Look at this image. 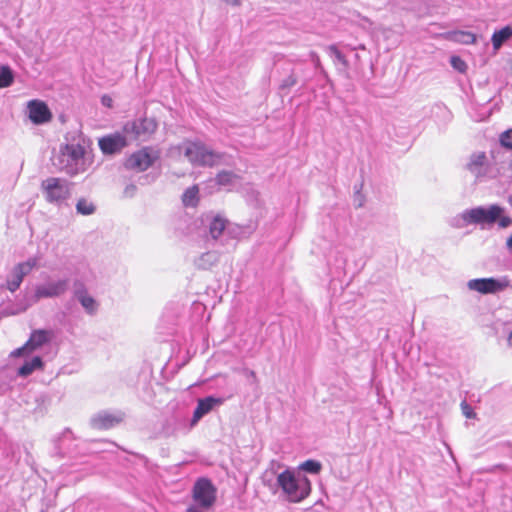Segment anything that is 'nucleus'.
<instances>
[{
	"mask_svg": "<svg viewBox=\"0 0 512 512\" xmlns=\"http://www.w3.org/2000/svg\"><path fill=\"white\" fill-rule=\"evenodd\" d=\"M496 223L500 228H507L512 224V219L505 214V208L498 204L465 209L451 220V226L457 229L469 225H478L484 229Z\"/></svg>",
	"mask_w": 512,
	"mask_h": 512,
	"instance_id": "obj_1",
	"label": "nucleus"
},
{
	"mask_svg": "<svg viewBox=\"0 0 512 512\" xmlns=\"http://www.w3.org/2000/svg\"><path fill=\"white\" fill-rule=\"evenodd\" d=\"M277 485L282 489L290 502H301L311 491V483L305 476H296L294 472L285 470L277 476Z\"/></svg>",
	"mask_w": 512,
	"mask_h": 512,
	"instance_id": "obj_2",
	"label": "nucleus"
},
{
	"mask_svg": "<svg viewBox=\"0 0 512 512\" xmlns=\"http://www.w3.org/2000/svg\"><path fill=\"white\" fill-rule=\"evenodd\" d=\"M85 150L80 144H66L60 148L56 157L57 167L69 175H76L85 170Z\"/></svg>",
	"mask_w": 512,
	"mask_h": 512,
	"instance_id": "obj_3",
	"label": "nucleus"
},
{
	"mask_svg": "<svg viewBox=\"0 0 512 512\" xmlns=\"http://www.w3.org/2000/svg\"><path fill=\"white\" fill-rule=\"evenodd\" d=\"M217 497V489L207 478H199L192 488L193 503L186 512H208L214 506Z\"/></svg>",
	"mask_w": 512,
	"mask_h": 512,
	"instance_id": "obj_4",
	"label": "nucleus"
},
{
	"mask_svg": "<svg viewBox=\"0 0 512 512\" xmlns=\"http://www.w3.org/2000/svg\"><path fill=\"white\" fill-rule=\"evenodd\" d=\"M465 170L469 172L477 182L495 179L500 175L496 162L491 161L483 151L474 152L467 158Z\"/></svg>",
	"mask_w": 512,
	"mask_h": 512,
	"instance_id": "obj_5",
	"label": "nucleus"
},
{
	"mask_svg": "<svg viewBox=\"0 0 512 512\" xmlns=\"http://www.w3.org/2000/svg\"><path fill=\"white\" fill-rule=\"evenodd\" d=\"M40 188L48 203L61 206L71 197L73 184L65 178L48 177L41 182Z\"/></svg>",
	"mask_w": 512,
	"mask_h": 512,
	"instance_id": "obj_6",
	"label": "nucleus"
},
{
	"mask_svg": "<svg viewBox=\"0 0 512 512\" xmlns=\"http://www.w3.org/2000/svg\"><path fill=\"white\" fill-rule=\"evenodd\" d=\"M185 157L193 164L199 166H214L220 163L222 155L208 149L200 142H185L182 144Z\"/></svg>",
	"mask_w": 512,
	"mask_h": 512,
	"instance_id": "obj_7",
	"label": "nucleus"
},
{
	"mask_svg": "<svg viewBox=\"0 0 512 512\" xmlns=\"http://www.w3.org/2000/svg\"><path fill=\"white\" fill-rule=\"evenodd\" d=\"M158 123L154 118H138L127 121L123 126V133L129 140L148 141L156 132Z\"/></svg>",
	"mask_w": 512,
	"mask_h": 512,
	"instance_id": "obj_8",
	"label": "nucleus"
},
{
	"mask_svg": "<svg viewBox=\"0 0 512 512\" xmlns=\"http://www.w3.org/2000/svg\"><path fill=\"white\" fill-rule=\"evenodd\" d=\"M158 159V153L151 147H144L132 153L126 160L125 166L128 169L143 172L147 170Z\"/></svg>",
	"mask_w": 512,
	"mask_h": 512,
	"instance_id": "obj_9",
	"label": "nucleus"
},
{
	"mask_svg": "<svg viewBox=\"0 0 512 512\" xmlns=\"http://www.w3.org/2000/svg\"><path fill=\"white\" fill-rule=\"evenodd\" d=\"M509 285L507 278H476L467 282V287L471 291H476L481 294H495L503 291Z\"/></svg>",
	"mask_w": 512,
	"mask_h": 512,
	"instance_id": "obj_10",
	"label": "nucleus"
},
{
	"mask_svg": "<svg viewBox=\"0 0 512 512\" xmlns=\"http://www.w3.org/2000/svg\"><path fill=\"white\" fill-rule=\"evenodd\" d=\"M69 287L68 279H59L56 281H50L45 284L39 285L35 290V297L41 298H54L59 297L66 293Z\"/></svg>",
	"mask_w": 512,
	"mask_h": 512,
	"instance_id": "obj_11",
	"label": "nucleus"
},
{
	"mask_svg": "<svg viewBox=\"0 0 512 512\" xmlns=\"http://www.w3.org/2000/svg\"><path fill=\"white\" fill-rule=\"evenodd\" d=\"M127 137L123 133H114L99 139L98 145L104 154H115L127 146Z\"/></svg>",
	"mask_w": 512,
	"mask_h": 512,
	"instance_id": "obj_12",
	"label": "nucleus"
},
{
	"mask_svg": "<svg viewBox=\"0 0 512 512\" xmlns=\"http://www.w3.org/2000/svg\"><path fill=\"white\" fill-rule=\"evenodd\" d=\"M124 416L122 412H100L91 418V425L96 429H109L121 423Z\"/></svg>",
	"mask_w": 512,
	"mask_h": 512,
	"instance_id": "obj_13",
	"label": "nucleus"
},
{
	"mask_svg": "<svg viewBox=\"0 0 512 512\" xmlns=\"http://www.w3.org/2000/svg\"><path fill=\"white\" fill-rule=\"evenodd\" d=\"M29 118L34 124L49 122L52 114L48 106L39 100H31L28 103Z\"/></svg>",
	"mask_w": 512,
	"mask_h": 512,
	"instance_id": "obj_14",
	"label": "nucleus"
},
{
	"mask_svg": "<svg viewBox=\"0 0 512 512\" xmlns=\"http://www.w3.org/2000/svg\"><path fill=\"white\" fill-rule=\"evenodd\" d=\"M49 340V335L44 330L34 331L26 344L12 352V356H20L25 353H31L42 347Z\"/></svg>",
	"mask_w": 512,
	"mask_h": 512,
	"instance_id": "obj_15",
	"label": "nucleus"
},
{
	"mask_svg": "<svg viewBox=\"0 0 512 512\" xmlns=\"http://www.w3.org/2000/svg\"><path fill=\"white\" fill-rule=\"evenodd\" d=\"M223 402L224 400L222 398H216L213 396H208L199 399L193 413L191 426L196 425L204 415L208 414L211 410H213L215 406L222 405Z\"/></svg>",
	"mask_w": 512,
	"mask_h": 512,
	"instance_id": "obj_16",
	"label": "nucleus"
},
{
	"mask_svg": "<svg viewBox=\"0 0 512 512\" xmlns=\"http://www.w3.org/2000/svg\"><path fill=\"white\" fill-rule=\"evenodd\" d=\"M74 294L88 314H94L97 311L96 300L87 293L83 284L75 283Z\"/></svg>",
	"mask_w": 512,
	"mask_h": 512,
	"instance_id": "obj_17",
	"label": "nucleus"
},
{
	"mask_svg": "<svg viewBox=\"0 0 512 512\" xmlns=\"http://www.w3.org/2000/svg\"><path fill=\"white\" fill-rule=\"evenodd\" d=\"M512 37V27L505 26L502 29L495 31L492 35L491 41L493 48L498 50L504 42Z\"/></svg>",
	"mask_w": 512,
	"mask_h": 512,
	"instance_id": "obj_18",
	"label": "nucleus"
},
{
	"mask_svg": "<svg viewBox=\"0 0 512 512\" xmlns=\"http://www.w3.org/2000/svg\"><path fill=\"white\" fill-rule=\"evenodd\" d=\"M43 362L39 356H35L25 363L18 369V375L27 377L32 374L35 370L42 368Z\"/></svg>",
	"mask_w": 512,
	"mask_h": 512,
	"instance_id": "obj_19",
	"label": "nucleus"
},
{
	"mask_svg": "<svg viewBox=\"0 0 512 512\" xmlns=\"http://www.w3.org/2000/svg\"><path fill=\"white\" fill-rule=\"evenodd\" d=\"M227 226V220L216 216L212 219V221L209 224V233L213 239H218L222 233L225 231Z\"/></svg>",
	"mask_w": 512,
	"mask_h": 512,
	"instance_id": "obj_20",
	"label": "nucleus"
},
{
	"mask_svg": "<svg viewBox=\"0 0 512 512\" xmlns=\"http://www.w3.org/2000/svg\"><path fill=\"white\" fill-rule=\"evenodd\" d=\"M215 180L219 186L230 188L238 182L239 177L233 172L222 171L217 174Z\"/></svg>",
	"mask_w": 512,
	"mask_h": 512,
	"instance_id": "obj_21",
	"label": "nucleus"
},
{
	"mask_svg": "<svg viewBox=\"0 0 512 512\" xmlns=\"http://www.w3.org/2000/svg\"><path fill=\"white\" fill-rule=\"evenodd\" d=\"M448 38L460 44H472L476 41L475 34L468 31H455L449 34Z\"/></svg>",
	"mask_w": 512,
	"mask_h": 512,
	"instance_id": "obj_22",
	"label": "nucleus"
},
{
	"mask_svg": "<svg viewBox=\"0 0 512 512\" xmlns=\"http://www.w3.org/2000/svg\"><path fill=\"white\" fill-rule=\"evenodd\" d=\"M198 193L199 189L197 186L188 188L182 196L183 204L187 207L196 206L198 203Z\"/></svg>",
	"mask_w": 512,
	"mask_h": 512,
	"instance_id": "obj_23",
	"label": "nucleus"
},
{
	"mask_svg": "<svg viewBox=\"0 0 512 512\" xmlns=\"http://www.w3.org/2000/svg\"><path fill=\"white\" fill-rule=\"evenodd\" d=\"M217 262V255L213 252L202 254L196 261V265L201 269H208Z\"/></svg>",
	"mask_w": 512,
	"mask_h": 512,
	"instance_id": "obj_24",
	"label": "nucleus"
},
{
	"mask_svg": "<svg viewBox=\"0 0 512 512\" xmlns=\"http://www.w3.org/2000/svg\"><path fill=\"white\" fill-rule=\"evenodd\" d=\"M328 51L331 57L334 58V63H339L342 66V70L346 71L348 69V61L346 57L338 50V48L334 45L328 47Z\"/></svg>",
	"mask_w": 512,
	"mask_h": 512,
	"instance_id": "obj_25",
	"label": "nucleus"
},
{
	"mask_svg": "<svg viewBox=\"0 0 512 512\" xmlns=\"http://www.w3.org/2000/svg\"><path fill=\"white\" fill-rule=\"evenodd\" d=\"M23 278L24 277L20 273H18V271L14 267L9 278L7 279V288L11 292H15L20 287Z\"/></svg>",
	"mask_w": 512,
	"mask_h": 512,
	"instance_id": "obj_26",
	"label": "nucleus"
},
{
	"mask_svg": "<svg viewBox=\"0 0 512 512\" xmlns=\"http://www.w3.org/2000/svg\"><path fill=\"white\" fill-rule=\"evenodd\" d=\"M37 265V258H29L27 261L19 263L15 266V269L20 273L23 277L28 275L33 268Z\"/></svg>",
	"mask_w": 512,
	"mask_h": 512,
	"instance_id": "obj_27",
	"label": "nucleus"
},
{
	"mask_svg": "<svg viewBox=\"0 0 512 512\" xmlns=\"http://www.w3.org/2000/svg\"><path fill=\"white\" fill-rule=\"evenodd\" d=\"M13 83V74L9 67L0 66V88L9 87Z\"/></svg>",
	"mask_w": 512,
	"mask_h": 512,
	"instance_id": "obj_28",
	"label": "nucleus"
},
{
	"mask_svg": "<svg viewBox=\"0 0 512 512\" xmlns=\"http://www.w3.org/2000/svg\"><path fill=\"white\" fill-rule=\"evenodd\" d=\"M95 205L86 199H79L76 204V210L82 215H91L95 212Z\"/></svg>",
	"mask_w": 512,
	"mask_h": 512,
	"instance_id": "obj_29",
	"label": "nucleus"
},
{
	"mask_svg": "<svg viewBox=\"0 0 512 512\" xmlns=\"http://www.w3.org/2000/svg\"><path fill=\"white\" fill-rule=\"evenodd\" d=\"M300 468L306 472L311 474H318L321 471L322 465L319 461L316 460H306L301 465Z\"/></svg>",
	"mask_w": 512,
	"mask_h": 512,
	"instance_id": "obj_30",
	"label": "nucleus"
},
{
	"mask_svg": "<svg viewBox=\"0 0 512 512\" xmlns=\"http://www.w3.org/2000/svg\"><path fill=\"white\" fill-rule=\"evenodd\" d=\"M499 142L503 147L512 150V128L500 134Z\"/></svg>",
	"mask_w": 512,
	"mask_h": 512,
	"instance_id": "obj_31",
	"label": "nucleus"
},
{
	"mask_svg": "<svg viewBox=\"0 0 512 512\" xmlns=\"http://www.w3.org/2000/svg\"><path fill=\"white\" fill-rule=\"evenodd\" d=\"M450 63L452 67L459 72H465L467 68L466 63L458 56L451 57Z\"/></svg>",
	"mask_w": 512,
	"mask_h": 512,
	"instance_id": "obj_32",
	"label": "nucleus"
},
{
	"mask_svg": "<svg viewBox=\"0 0 512 512\" xmlns=\"http://www.w3.org/2000/svg\"><path fill=\"white\" fill-rule=\"evenodd\" d=\"M461 409H462V413L463 415L466 417V418H474L475 417V413L472 409V407L467 404L465 401H463L461 403Z\"/></svg>",
	"mask_w": 512,
	"mask_h": 512,
	"instance_id": "obj_33",
	"label": "nucleus"
},
{
	"mask_svg": "<svg viewBox=\"0 0 512 512\" xmlns=\"http://www.w3.org/2000/svg\"><path fill=\"white\" fill-rule=\"evenodd\" d=\"M296 84V78L292 75H290L289 77H287L281 84V87L282 88H288V87H292Z\"/></svg>",
	"mask_w": 512,
	"mask_h": 512,
	"instance_id": "obj_34",
	"label": "nucleus"
},
{
	"mask_svg": "<svg viewBox=\"0 0 512 512\" xmlns=\"http://www.w3.org/2000/svg\"><path fill=\"white\" fill-rule=\"evenodd\" d=\"M135 192H136V186L134 184H129L124 189V195L127 197L134 196Z\"/></svg>",
	"mask_w": 512,
	"mask_h": 512,
	"instance_id": "obj_35",
	"label": "nucleus"
},
{
	"mask_svg": "<svg viewBox=\"0 0 512 512\" xmlns=\"http://www.w3.org/2000/svg\"><path fill=\"white\" fill-rule=\"evenodd\" d=\"M101 102H102V104H103L104 106H106V107H109V108H110V107H112L113 100H112V98H111V97H109V96H107V95H104V96H102V98H101Z\"/></svg>",
	"mask_w": 512,
	"mask_h": 512,
	"instance_id": "obj_36",
	"label": "nucleus"
},
{
	"mask_svg": "<svg viewBox=\"0 0 512 512\" xmlns=\"http://www.w3.org/2000/svg\"><path fill=\"white\" fill-rule=\"evenodd\" d=\"M226 4L231 6H240L242 3V0H223Z\"/></svg>",
	"mask_w": 512,
	"mask_h": 512,
	"instance_id": "obj_37",
	"label": "nucleus"
},
{
	"mask_svg": "<svg viewBox=\"0 0 512 512\" xmlns=\"http://www.w3.org/2000/svg\"><path fill=\"white\" fill-rule=\"evenodd\" d=\"M506 246L512 251V235L507 239Z\"/></svg>",
	"mask_w": 512,
	"mask_h": 512,
	"instance_id": "obj_38",
	"label": "nucleus"
},
{
	"mask_svg": "<svg viewBox=\"0 0 512 512\" xmlns=\"http://www.w3.org/2000/svg\"><path fill=\"white\" fill-rule=\"evenodd\" d=\"M508 345L512 347V331L510 332L508 339H507Z\"/></svg>",
	"mask_w": 512,
	"mask_h": 512,
	"instance_id": "obj_39",
	"label": "nucleus"
},
{
	"mask_svg": "<svg viewBox=\"0 0 512 512\" xmlns=\"http://www.w3.org/2000/svg\"><path fill=\"white\" fill-rule=\"evenodd\" d=\"M509 203L512 206V197L509 199Z\"/></svg>",
	"mask_w": 512,
	"mask_h": 512,
	"instance_id": "obj_40",
	"label": "nucleus"
},
{
	"mask_svg": "<svg viewBox=\"0 0 512 512\" xmlns=\"http://www.w3.org/2000/svg\"><path fill=\"white\" fill-rule=\"evenodd\" d=\"M251 376H255V373L253 371H250Z\"/></svg>",
	"mask_w": 512,
	"mask_h": 512,
	"instance_id": "obj_41",
	"label": "nucleus"
}]
</instances>
